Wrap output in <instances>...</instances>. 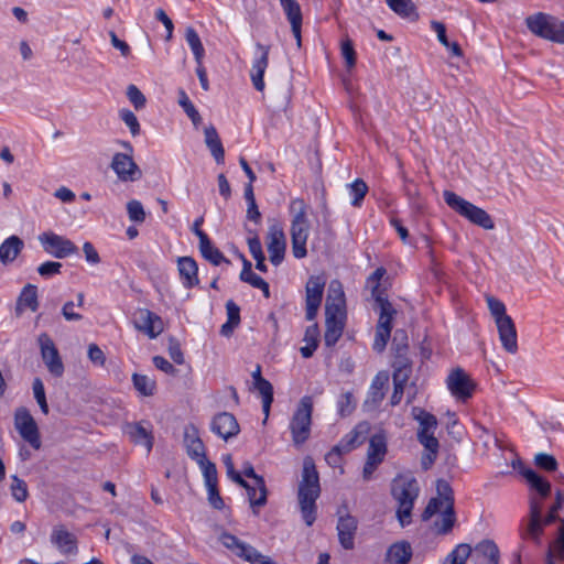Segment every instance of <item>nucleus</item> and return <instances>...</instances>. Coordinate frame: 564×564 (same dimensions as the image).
I'll return each instance as SVG.
<instances>
[{"label":"nucleus","instance_id":"obj_1","mask_svg":"<svg viewBox=\"0 0 564 564\" xmlns=\"http://www.w3.org/2000/svg\"><path fill=\"white\" fill-rule=\"evenodd\" d=\"M523 477L531 488L535 490V494L531 495L529 498V519L524 529L521 531V536L524 540H531L534 543L540 544L542 536L540 527L541 512H543L544 500L551 494V484L547 479L540 476L532 469H525L523 471Z\"/></svg>","mask_w":564,"mask_h":564},{"label":"nucleus","instance_id":"obj_2","mask_svg":"<svg viewBox=\"0 0 564 564\" xmlns=\"http://www.w3.org/2000/svg\"><path fill=\"white\" fill-rule=\"evenodd\" d=\"M321 495L319 476L313 458L305 457L302 479L299 484L297 500L302 518L311 527L317 516L316 500Z\"/></svg>","mask_w":564,"mask_h":564},{"label":"nucleus","instance_id":"obj_3","mask_svg":"<svg viewBox=\"0 0 564 564\" xmlns=\"http://www.w3.org/2000/svg\"><path fill=\"white\" fill-rule=\"evenodd\" d=\"M292 216L290 235L292 253L296 259L306 257V242L310 235L311 224L308 220V205L302 198L291 200L289 206Z\"/></svg>","mask_w":564,"mask_h":564},{"label":"nucleus","instance_id":"obj_4","mask_svg":"<svg viewBox=\"0 0 564 564\" xmlns=\"http://www.w3.org/2000/svg\"><path fill=\"white\" fill-rule=\"evenodd\" d=\"M420 487L416 479L410 475H400L392 481L391 494L398 501L397 517L401 527L411 522L414 501L419 497Z\"/></svg>","mask_w":564,"mask_h":564},{"label":"nucleus","instance_id":"obj_5","mask_svg":"<svg viewBox=\"0 0 564 564\" xmlns=\"http://www.w3.org/2000/svg\"><path fill=\"white\" fill-rule=\"evenodd\" d=\"M528 30L538 37L564 44V21L558 18L538 12L525 18Z\"/></svg>","mask_w":564,"mask_h":564},{"label":"nucleus","instance_id":"obj_6","mask_svg":"<svg viewBox=\"0 0 564 564\" xmlns=\"http://www.w3.org/2000/svg\"><path fill=\"white\" fill-rule=\"evenodd\" d=\"M443 197L449 208H452L462 217L468 219L474 225L482 227L487 230L495 228L492 218L485 209L469 203L452 191H444Z\"/></svg>","mask_w":564,"mask_h":564},{"label":"nucleus","instance_id":"obj_7","mask_svg":"<svg viewBox=\"0 0 564 564\" xmlns=\"http://www.w3.org/2000/svg\"><path fill=\"white\" fill-rule=\"evenodd\" d=\"M312 413L313 398L305 395L300 400L290 422L292 441L296 447L302 446L311 436Z\"/></svg>","mask_w":564,"mask_h":564},{"label":"nucleus","instance_id":"obj_8","mask_svg":"<svg viewBox=\"0 0 564 564\" xmlns=\"http://www.w3.org/2000/svg\"><path fill=\"white\" fill-rule=\"evenodd\" d=\"M13 424L25 443L35 451L41 449L42 440L37 423L26 408L20 406L15 409Z\"/></svg>","mask_w":564,"mask_h":564},{"label":"nucleus","instance_id":"obj_9","mask_svg":"<svg viewBox=\"0 0 564 564\" xmlns=\"http://www.w3.org/2000/svg\"><path fill=\"white\" fill-rule=\"evenodd\" d=\"M451 393L459 401L466 402L474 394L476 383L462 368H455L446 379Z\"/></svg>","mask_w":564,"mask_h":564},{"label":"nucleus","instance_id":"obj_10","mask_svg":"<svg viewBox=\"0 0 564 564\" xmlns=\"http://www.w3.org/2000/svg\"><path fill=\"white\" fill-rule=\"evenodd\" d=\"M37 341L42 359L48 371L54 377H62L64 373V365L52 338L46 333H43L39 336Z\"/></svg>","mask_w":564,"mask_h":564},{"label":"nucleus","instance_id":"obj_11","mask_svg":"<svg viewBox=\"0 0 564 564\" xmlns=\"http://www.w3.org/2000/svg\"><path fill=\"white\" fill-rule=\"evenodd\" d=\"M110 167L121 182H134L142 177V172L132 156L126 153H115Z\"/></svg>","mask_w":564,"mask_h":564},{"label":"nucleus","instance_id":"obj_12","mask_svg":"<svg viewBox=\"0 0 564 564\" xmlns=\"http://www.w3.org/2000/svg\"><path fill=\"white\" fill-rule=\"evenodd\" d=\"M437 497L432 498L422 513V520L427 521L435 513L441 511L442 507L454 506V491L448 481L444 479L437 480Z\"/></svg>","mask_w":564,"mask_h":564},{"label":"nucleus","instance_id":"obj_13","mask_svg":"<svg viewBox=\"0 0 564 564\" xmlns=\"http://www.w3.org/2000/svg\"><path fill=\"white\" fill-rule=\"evenodd\" d=\"M44 249L57 259H64L77 252V247L69 239L54 232H44L40 236Z\"/></svg>","mask_w":564,"mask_h":564},{"label":"nucleus","instance_id":"obj_14","mask_svg":"<svg viewBox=\"0 0 564 564\" xmlns=\"http://www.w3.org/2000/svg\"><path fill=\"white\" fill-rule=\"evenodd\" d=\"M325 283L322 275H312L306 283V319L308 321H313L317 315Z\"/></svg>","mask_w":564,"mask_h":564},{"label":"nucleus","instance_id":"obj_15","mask_svg":"<svg viewBox=\"0 0 564 564\" xmlns=\"http://www.w3.org/2000/svg\"><path fill=\"white\" fill-rule=\"evenodd\" d=\"M268 252H269V259L274 265H279L285 254L286 249V238L283 229L278 226L273 225L269 228L268 232Z\"/></svg>","mask_w":564,"mask_h":564},{"label":"nucleus","instance_id":"obj_16","mask_svg":"<svg viewBox=\"0 0 564 564\" xmlns=\"http://www.w3.org/2000/svg\"><path fill=\"white\" fill-rule=\"evenodd\" d=\"M325 315L326 329L324 340L327 347H333L343 335L346 323V312L335 313L334 311L328 310L325 311Z\"/></svg>","mask_w":564,"mask_h":564},{"label":"nucleus","instance_id":"obj_17","mask_svg":"<svg viewBox=\"0 0 564 564\" xmlns=\"http://www.w3.org/2000/svg\"><path fill=\"white\" fill-rule=\"evenodd\" d=\"M212 431L225 441L236 436L240 429L236 417L229 412H221L214 416Z\"/></svg>","mask_w":564,"mask_h":564},{"label":"nucleus","instance_id":"obj_18","mask_svg":"<svg viewBox=\"0 0 564 564\" xmlns=\"http://www.w3.org/2000/svg\"><path fill=\"white\" fill-rule=\"evenodd\" d=\"M134 325L139 330L148 334L151 338L156 337L163 332L161 317L145 308L138 311Z\"/></svg>","mask_w":564,"mask_h":564},{"label":"nucleus","instance_id":"obj_19","mask_svg":"<svg viewBox=\"0 0 564 564\" xmlns=\"http://www.w3.org/2000/svg\"><path fill=\"white\" fill-rule=\"evenodd\" d=\"M358 528V521L350 514L340 516L337 522V533L340 545L345 550L355 547V535Z\"/></svg>","mask_w":564,"mask_h":564},{"label":"nucleus","instance_id":"obj_20","mask_svg":"<svg viewBox=\"0 0 564 564\" xmlns=\"http://www.w3.org/2000/svg\"><path fill=\"white\" fill-rule=\"evenodd\" d=\"M184 446L186 448L187 455L194 459L198 460L200 458L206 457L205 445L199 436V431L194 424H187L184 427Z\"/></svg>","mask_w":564,"mask_h":564},{"label":"nucleus","instance_id":"obj_21","mask_svg":"<svg viewBox=\"0 0 564 564\" xmlns=\"http://www.w3.org/2000/svg\"><path fill=\"white\" fill-rule=\"evenodd\" d=\"M502 347L510 354L518 351L517 329L512 318L496 323Z\"/></svg>","mask_w":564,"mask_h":564},{"label":"nucleus","instance_id":"obj_22","mask_svg":"<svg viewBox=\"0 0 564 564\" xmlns=\"http://www.w3.org/2000/svg\"><path fill=\"white\" fill-rule=\"evenodd\" d=\"M257 48L261 52V55L253 62L251 80L254 88L259 91H262L264 89L263 76L269 64L270 46L258 43Z\"/></svg>","mask_w":564,"mask_h":564},{"label":"nucleus","instance_id":"obj_23","mask_svg":"<svg viewBox=\"0 0 564 564\" xmlns=\"http://www.w3.org/2000/svg\"><path fill=\"white\" fill-rule=\"evenodd\" d=\"M177 268L183 285L186 289H192L198 284V267L192 257L178 258Z\"/></svg>","mask_w":564,"mask_h":564},{"label":"nucleus","instance_id":"obj_24","mask_svg":"<svg viewBox=\"0 0 564 564\" xmlns=\"http://www.w3.org/2000/svg\"><path fill=\"white\" fill-rule=\"evenodd\" d=\"M51 541L63 553H74L77 550L76 536L67 531L64 525H56L53 529Z\"/></svg>","mask_w":564,"mask_h":564},{"label":"nucleus","instance_id":"obj_25","mask_svg":"<svg viewBox=\"0 0 564 564\" xmlns=\"http://www.w3.org/2000/svg\"><path fill=\"white\" fill-rule=\"evenodd\" d=\"M411 557V544L406 541H399L389 546L386 554V564H409Z\"/></svg>","mask_w":564,"mask_h":564},{"label":"nucleus","instance_id":"obj_26","mask_svg":"<svg viewBox=\"0 0 564 564\" xmlns=\"http://www.w3.org/2000/svg\"><path fill=\"white\" fill-rule=\"evenodd\" d=\"M199 239V251L204 259L209 261L214 265H219L221 262L230 263V261L225 258L223 252L216 248L206 232L198 234Z\"/></svg>","mask_w":564,"mask_h":564},{"label":"nucleus","instance_id":"obj_27","mask_svg":"<svg viewBox=\"0 0 564 564\" xmlns=\"http://www.w3.org/2000/svg\"><path fill=\"white\" fill-rule=\"evenodd\" d=\"M475 560L477 564H498L499 549L491 540H484L475 547Z\"/></svg>","mask_w":564,"mask_h":564},{"label":"nucleus","instance_id":"obj_28","mask_svg":"<svg viewBox=\"0 0 564 564\" xmlns=\"http://www.w3.org/2000/svg\"><path fill=\"white\" fill-rule=\"evenodd\" d=\"M24 247L23 240L18 236L7 238L0 245V262L4 265L12 263Z\"/></svg>","mask_w":564,"mask_h":564},{"label":"nucleus","instance_id":"obj_29","mask_svg":"<svg viewBox=\"0 0 564 564\" xmlns=\"http://www.w3.org/2000/svg\"><path fill=\"white\" fill-rule=\"evenodd\" d=\"M346 312L345 293L339 281H332L326 297L325 311Z\"/></svg>","mask_w":564,"mask_h":564},{"label":"nucleus","instance_id":"obj_30","mask_svg":"<svg viewBox=\"0 0 564 564\" xmlns=\"http://www.w3.org/2000/svg\"><path fill=\"white\" fill-rule=\"evenodd\" d=\"M220 541L227 549L231 550L237 556L242 557L246 561L251 560V556L256 553V549L241 542L238 538L230 533H223Z\"/></svg>","mask_w":564,"mask_h":564},{"label":"nucleus","instance_id":"obj_31","mask_svg":"<svg viewBox=\"0 0 564 564\" xmlns=\"http://www.w3.org/2000/svg\"><path fill=\"white\" fill-rule=\"evenodd\" d=\"M126 433L134 444L144 445L149 453L153 446V436L142 423H129L126 426Z\"/></svg>","mask_w":564,"mask_h":564},{"label":"nucleus","instance_id":"obj_32","mask_svg":"<svg viewBox=\"0 0 564 564\" xmlns=\"http://www.w3.org/2000/svg\"><path fill=\"white\" fill-rule=\"evenodd\" d=\"M39 307L37 288L33 284H26L17 302L15 313L21 315L24 308H30L35 312Z\"/></svg>","mask_w":564,"mask_h":564},{"label":"nucleus","instance_id":"obj_33","mask_svg":"<svg viewBox=\"0 0 564 564\" xmlns=\"http://www.w3.org/2000/svg\"><path fill=\"white\" fill-rule=\"evenodd\" d=\"M205 133V143L209 149L212 155L216 160L217 163H224L225 160V150L220 138L213 126H208L204 130Z\"/></svg>","mask_w":564,"mask_h":564},{"label":"nucleus","instance_id":"obj_34","mask_svg":"<svg viewBox=\"0 0 564 564\" xmlns=\"http://www.w3.org/2000/svg\"><path fill=\"white\" fill-rule=\"evenodd\" d=\"M408 352L394 354L392 362L393 367V381L408 382L412 372V364L406 356Z\"/></svg>","mask_w":564,"mask_h":564},{"label":"nucleus","instance_id":"obj_35","mask_svg":"<svg viewBox=\"0 0 564 564\" xmlns=\"http://www.w3.org/2000/svg\"><path fill=\"white\" fill-rule=\"evenodd\" d=\"M388 7L399 17L416 21L419 13L412 0H386Z\"/></svg>","mask_w":564,"mask_h":564},{"label":"nucleus","instance_id":"obj_36","mask_svg":"<svg viewBox=\"0 0 564 564\" xmlns=\"http://www.w3.org/2000/svg\"><path fill=\"white\" fill-rule=\"evenodd\" d=\"M378 308L380 310L379 319L377 327H384L388 328L390 332L392 330V319L394 315L397 314V311L392 306V304L389 302V300L386 296H378V299L375 301Z\"/></svg>","mask_w":564,"mask_h":564},{"label":"nucleus","instance_id":"obj_37","mask_svg":"<svg viewBox=\"0 0 564 564\" xmlns=\"http://www.w3.org/2000/svg\"><path fill=\"white\" fill-rule=\"evenodd\" d=\"M247 490L250 506L253 510L254 514H258V508L263 507L267 503V487L264 480L262 481V486H257L256 481L253 485H249L247 482V487H243Z\"/></svg>","mask_w":564,"mask_h":564},{"label":"nucleus","instance_id":"obj_38","mask_svg":"<svg viewBox=\"0 0 564 564\" xmlns=\"http://www.w3.org/2000/svg\"><path fill=\"white\" fill-rule=\"evenodd\" d=\"M387 454V440L383 434H375L370 437L367 458L382 463Z\"/></svg>","mask_w":564,"mask_h":564},{"label":"nucleus","instance_id":"obj_39","mask_svg":"<svg viewBox=\"0 0 564 564\" xmlns=\"http://www.w3.org/2000/svg\"><path fill=\"white\" fill-rule=\"evenodd\" d=\"M563 505H564V491L557 490L555 492V502L550 507L547 513L544 517L541 513L540 527H541L542 533L544 532V528L546 525H550L557 520L561 522L562 518H558L557 513L563 508Z\"/></svg>","mask_w":564,"mask_h":564},{"label":"nucleus","instance_id":"obj_40","mask_svg":"<svg viewBox=\"0 0 564 564\" xmlns=\"http://www.w3.org/2000/svg\"><path fill=\"white\" fill-rule=\"evenodd\" d=\"M388 381L389 376L386 371H381L376 375L369 390V400L372 403L378 404L384 399V387Z\"/></svg>","mask_w":564,"mask_h":564},{"label":"nucleus","instance_id":"obj_41","mask_svg":"<svg viewBox=\"0 0 564 564\" xmlns=\"http://www.w3.org/2000/svg\"><path fill=\"white\" fill-rule=\"evenodd\" d=\"M438 512L441 513V523L436 521L435 527L440 534H447L452 531L456 521L454 506L442 507Z\"/></svg>","mask_w":564,"mask_h":564},{"label":"nucleus","instance_id":"obj_42","mask_svg":"<svg viewBox=\"0 0 564 564\" xmlns=\"http://www.w3.org/2000/svg\"><path fill=\"white\" fill-rule=\"evenodd\" d=\"M185 39L195 56L196 64H202L205 55V48L194 28L188 26L185 31Z\"/></svg>","mask_w":564,"mask_h":564},{"label":"nucleus","instance_id":"obj_43","mask_svg":"<svg viewBox=\"0 0 564 564\" xmlns=\"http://www.w3.org/2000/svg\"><path fill=\"white\" fill-rule=\"evenodd\" d=\"M132 382L135 390L144 397H150L155 393L156 382L155 380L149 378L148 376L133 373Z\"/></svg>","mask_w":564,"mask_h":564},{"label":"nucleus","instance_id":"obj_44","mask_svg":"<svg viewBox=\"0 0 564 564\" xmlns=\"http://www.w3.org/2000/svg\"><path fill=\"white\" fill-rule=\"evenodd\" d=\"M359 436L360 433L355 429L345 435L333 448L341 455L347 454L362 443V441L359 440Z\"/></svg>","mask_w":564,"mask_h":564},{"label":"nucleus","instance_id":"obj_45","mask_svg":"<svg viewBox=\"0 0 564 564\" xmlns=\"http://www.w3.org/2000/svg\"><path fill=\"white\" fill-rule=\"evenodd\" d=\"M349 194L352 197L351 205L354 207H360L365 196L368 193V185L361 178L355 180L349 186Z\"/></svg>","mask_w":564,"mask_h":564},{"label":"nucleus","instance_id":"obj_46","mask_svg":"<svg viewBox=\"0 0 564 564\" xmlns=\"http://www.w3.org/2000/svg\"><path fill=\"white\" fill-rule=\"evenodd\" d=\"M280 2L290 24L302 23V11L296 0H280Z\"/></svg>","mask_w":564,"mask_h":564},{"label":"nucleus","instance_id":"obj_47","mask_svg":"<svg viewBox=\"0 0 564 564\" xmlns=\"http://www.w3.org/2000/svg\"><path fill=\"white\" fill-rule=\"evenodd\" d=\"M471 551L473 549L469 544L460 543L447 555L446 562L449 564H465L470 556Z\"/></svg>","mask_w":564,"mask_h":564},{"label":"nucleus","instance_id":"obj_48","mask_svg":"<svg viewBox=\"0 0 564 564\" xmlns=\"http://www.w3.org/2000/svg\"><path fill=\"white\" fill-rule=\"evenodd\" d=\"M203 470L206 486L218 485L217 468L216 465L207 459V456L196 460Z\"/></svg>","mask_w":564,"mask_h":564},{"label":"nucleus","instance_id":"obj_49","mask_svg":"<svg viewBox=\"0 0 564 564\" xmlns=\"http://www.w3.org/2000/svg\"><path fill=\"white\" fill-rule=\"evenodd\" d=\"M486 301H487L490 314L492 315L496 323L501 322L505 318H510V316L507 315V313H506L505 304L500 300H498L491 295H486Z\"/></svg>","mask_w":564,"mask_h":564},{"label":"nucleus","instance_id":"obj_50","mask_svg":"<svg viewBox=\"0 0 564 564\" xmlns=\"http://www.w3.org/2000/svg\"><path fill=\"white\" fill-rule=\"evenodd\" d=\"M383 267L377 268L372 274L367 279V284L371 288V296L376 301L378 296H384L382 290H380V280L386 274Z\"/></svg>","mask_w":564,"mask_h":564},{"label":"nucleus","instance_id":"obj_51","mask_svg":"<svg viewBox=\"0 0 564 564\" xmlns=\"http://www.w3.org/2000/svg\"><path fill=\"white\" fill-rule=\"evenodd\" d=\"M413 413H414V419L417 420L420 423V427L425 429V430H436L437 420L433 414H431L420 408H414Z\"/></svg>","mask_w":564,"mask_h":564},{"label":"nucleus","instance_id":"obj_52","mask_svg":"<svg viewBox=\"0 0 564 564\" xmlns=\"http://www.w3.org/2000/svg\"><path fill=\"white\" fill-rule=\"evenodd\" d=\"M337 406L340 416L345 417L350 415L356 408L352 393L349 391L343 393L337 401Z\"/></svg>","mask_w":564,"mask_h":564},{"label":"nucleus","instance_id":"obj_53","mask_svg":"<svg viewBox=\"0 0 564 564\" xmlns=\"http://www.w3.org/2000/svg\"><path fill=\"white\" fill-rule=\"evenodd\" d=\"M34 398L40 405L41 411L44 414L48 413V404L45 397V389L42 380L40 378H35L32 383Z\"/></svg>","mask_w":564,"mask_h":564},{"label":"nucleus","instance_id":"obj_54","mask_svg":"<svg viewBox=\"0 0 564 564\" xmlns=\"http://www.w3.org/2000/svg\"><path fill=\"white\" fill-rule=\"evenodd\" d=\"M11 491L13 498L19 502L25 501L29 496L26 482L18 476L12 477Z\"/></svg>","mask_w":564,"mask_h":564},{"label":"nucleus","instance_id":"obj_55","mask_svg":"<svg viewBox=\"0 0 564 564\" xmlns=\"http://www.w3.org/2000/svg\"><path fill=\"white\" fill-rule=\"evenodd\" d=\"M127 97L129 101L133 105L135 110H140L144 108L147 99L143 93L135 86L129 85L127 88Z\"/></svg>","mask_w":564,"mask_h":564},{"label":"nucleus","instance_id":"obj_56","mask_svg":"<svg viewBox=\"0 0 564 564\" xmlns=\"http://www.w3.org/2000/svg\"><path fill=\"white\" fill-rule=\"evenodd\" d=\"M392 349L394 354L408 352V335L403 329H397L392 338Z\"/></svg>","mask_w":564,"mask_h":564},{"label":"nucleus","instance_id":"obj_57","mask_svg":"<svg viewBox=\"0 0 564 564\" xmlns=\"http://www.w3.org/2000/svg\"><path fill=\"white\" fill-rule=\"evenodd\" d=\"M535 465L546 471H554L557 469V460L553 455L540 453L534 457Z\"/></svg>","mask_w":564,"mask_h":564},{"label":"nucleus","instance_id":"obj_58","mask_svg":"<svg viewBox=\"0 0 564 564\" xmlns=\"http://www.w3.org/2000/svg\"><path fill=\"white\" fill-rule=\"evenodd\" d=\"M127 210L130 220L135 223H143L145 219V212L142 204L139 200H130L127 204Z\"/></svg>","mask_w":564,"mask_h":564},{"label":"nucleus","instance_id":"obj_59","mask_svg":"<svg viewBox=\"0 0 564 564\" xmlns=\"http://www.w3.org/2000/svg\"><path fill=\"white\" fill-rule=\"evenodd\" d=\"M391 332L384 327H376V335L373 340V349L378 352L384 350L388 340L390 339Z\"/></svg>","mask_w":564,"mask_h":564},{"label":"nucleus","instance_id":"obj_60","mask_svg":"<svg viewBox=\"0 0 564 564\" xmlns=\"http://www.w3.org/2000/svg\"><path fill=\"white\" fill-rule=\"evenodd\" d=\"M341 55L348 68H352L356 65V52L351 40L348 37L341 42Z\"/></svg>","mask_w":564,"mask_h":564},{"label":"nucleus","instance_id":"obj_61","mask_svg":"<svg viewBox=\"0 0 564 564\" xmlns=\"http://www.w3.org/2000/svg\"><path fill=\"white\" fill-rule=\"evenodd\" d=\"M120 118L123 120V122L129 127L131 134L133 137L138 135L140 133V124L135 117V115L129 110V109H122L120 111Z\"/></svg>","mask_w":564,"mask_h":564},{"label":"nucleus","instance_id":"obj_62","mask_svg":"<svg viewBox=\"0 0 564 564\" xmlns=\"http://www.w3.org/2000/svg\"><path fill=\"white\" fill-rule=\"evenodd\" d=\"M62 263L55 261H46L37 268V272L43 278H50L61 273Z\"/></svg>","mask_w":564,"mask_h":564},{"label":"nucleus","instance_id":"obj_63","mask_svg":"<svg viewBox=\"0 0 564 564\" xmlns=\"http://www.w3.org/2000/svg\"><path fill=\"white\" fill-rule=\"evenodd\" d=\"M435 430H425L419 427L417 440L424 447L438 445L437 438L434 436Z\"/></svg>","mask_w":564,"mask_h":564},{"label":"nucleus","instance_id":"obj_64","mask_svg":"<svg viewBox=\"0 0 564 564\" xmlns=\"http://www.w3.org/2000/svg\"><path fill=\"white\" fill-rule=\"evenodd\" d=\"M438 447H440V444L435 445V446H431V447H424L425 452L422 454V457H421V465H422L423 469L427 470L434 464V462L437 457Z\"/></svg>","mask_w":564,"mask_h":564}]
</instances>
